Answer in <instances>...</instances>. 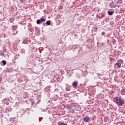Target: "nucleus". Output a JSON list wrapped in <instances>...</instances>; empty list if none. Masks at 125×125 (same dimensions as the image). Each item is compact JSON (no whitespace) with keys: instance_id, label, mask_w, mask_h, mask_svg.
<instances>
[{"instance_id":"obj_11","label":"nucleus","mask_w":125,"mask_h":125,"mask_svg":"<svg viewBox=\"0 0 125 125\" xmlns=\"http://www.w3.org/2000/svg\"><path fill=\"white\" fill-rule=\"evenodd\" d=\"M71 86H67L66 87L65 89L66 91H70L71 90Z\"/></svg>"},{"instance_id":"obj_22","label":"nucleus","mask_w":125,"mask_h":125,"mask_svg":"<svg viewBox=\"0 0 125 125\" xmlns=\"http://www.w3.org/2000/svg\"><path fill=\"white\" fill-rule=\"evenodd\" d=\"M26 0H20L21 3H24Z\"/></svg>"},{"instance_id":"obj_39","label":"nucleus","mask_w":125,"mask_h":125,"mask_svg":"<svg viewBox=\"0 0 125 125\" xmlns=\"http://www.w3.org/2000/svg\"><path fill=\"white\" fill-rule=\"evenodd\" d=\"M41 121H42L41 119L39 120V122H41Z\"/></svg>"},{"instance_id":"obj_4","label":"nucleus","mask_w":125,"mask_h":125,"mask_svg":"<svg viewBox=\"0 0 125 125\" xmlns=\"http://www.w3.org/2000/svg\"><path fill=\"white\" fill-rule=\"evenodd\" d=\"M122 66V64L120 62H116V63L114 65L115 69H119V68H121Z\"/></svg>"},{"instance_id":"obj_24","label":"nucleus","mask_w":125,"mask_h":125,"mask_svg":"<svg viewBox=\"0 0 125 125\" xmlns=\"http://www.w3.org/2000/svg\"><path fill=\"white\" fill-rule=\"evenodd\" d=\"M104 17V15H102V16H99V18L100 19H102Z\"/></svg>"},{"instance_id":"obj_31","label":"nucleus","mask_w":125,"mask_h":125,"mask_svg":"<svg viewBox=\"0 0 125 125\" xmlns=\"http://www.w3.org/2000/svg\"><path fill=\"white\" fill-rule=\"evenodd\" d=\"M40 102H41V99H39L37 101V103H36V104H39Z\"/></svg>"},{"instance_id":"obj_26","label":"nucleus","mask_w":125,"mask_h":125,"mask_svg":"<svg viewBox=\"0 0 125 125\" xmlns=\"http://www.w3.org/2000/svg\"><path fill=\"white\" fill-rule=\"evenodd\" d=\"M10 122H11V123H14V119L13 118H11L10 119Z\"/></svg>"},{"instance_id":"obj_25","label":"nucleus","mask_w":125,"mask_h":125,"mask_svg":"<svg viewBox=\"0 0 125 125\" xmlns=\"http://www.w3.org/2000/svg\"><path fill=\"white\" fill-rule=\"evenodd\" d=\"M27 26L28 27V28H31V27H32V24L30 23H28Z\"/></svg>"},{"instance_id":"obj_35","label":"nucleus","mask_w":125,"mask_h":125,"mask_svg":"<svg viewBox=\"0 0 125 125\" xmlns=\"http://www.w3.org/2000/svg\"><path fill=\"white\" fill-rule=\"evenodd\" d=\"M102 36H104V35H105V32H102Z\"/></svg>"},{"instance_id":"obj_6","label":"nucleus","mask_w":125,"mask_h":125,"mask_svg":"<svg viewBox=\"0 0 125 125\" xmlns=\"http://www.w3.org/2000/svg\"><path fill=\"white\" fill-rule=\"evenodd\" d=\"M18 28V25H12V31H13V32H15V31L17 30Z\"/></svg>"},{"instance_id":"obj_14","label":"nucleus","mask_w":125,"mask_h":125,"mask_svg":"<svg viewBox=\"0 0 125 125\" xmlns=\"http://www.w3.org/2000/svg\"><path fill=\"white\" fill-rule=\"evenodd\" d=\"M28 30H29L30 32H33V31H34V28L31 26V27L28 28Z\"/></svg>"},{"instance_id":"obj_30","label":"nucleus","mask_w":125,"mask_h":125,"mask_svg":"<svg viewBox=\"0 0 125 125\" xmlns=\"http://www.w3.org/2000/svg\"><path fill=\"white\" fill-rule=\"evenodd\" d=\"M18 82H19L20 83H22L23 81H22L21 79H18Z\"/></svg>"},{"instance_id":"obj_18","label":"nucleus","mask_w":125,"mask_h":125,"mask_svg":"<svg viewBox=\"0 0 125 125\" xmlns=\"http://www.w3.org/2000/svg\"><path fill=\"white\" fill-rule=\"evenodd\" d=\"M41 22H44L45 21V19H44L43 18H42L40 19Z\"/></svg>"},{"instance_id":"obj_23","label":"nucleus","mask_w":125,"mask_h":125,"mask_svg":"<svg viewBox=\"0 0 125 125\" xmlns=\"http://www.w3.org/2000/svg\"><path fill=\"white\" fill-rule=\"evenodd\" d=\"M41 20H38L37 21V24H38L39 25V24H41Z\"/></svg>"},{"instance_id":"obj_1","label":"nucleus","mask_w":125,"mask_h":125,"mask_svg":"<svg viewBox=\"0 0 125 125\" xmlns=\"http://www.w3.org/2000/svg\"><path fill=\"white\" fill-rule=\"evenodd\" d=\"M114 100L119 106H123V104H125V100L120 97L119 98L118 97H115Z\"/></svg>"},{"instance_id":"obj_17","label":"nucleus","mask_w":125,"mask_h":125,"mask_svg":"<svg viewBox=\"0 0 125 125\" xmlns=\"http://www.w3.org/2000/svg\"><path fill=\"white\" fill-rule=\"evenodd\" d=\"M2 62L3 66L6 65V61H5V60H3Z\"/></svg>"},{"instance_id":"obj_12","label":"nucleus","mask_w":125,"mask_h":125,"mask_svg":"<svg viewBox=\"0 0 125 125\" xmlns=\"http://www.w3.org/2000/svg\"><path fill=\"white\" fill-rule=\"evenodd\" d=\"M121 91L122 95H125V88H123Z\"/></svg>"},{"instance_id":"obj_5","label":"nucleus","mask_w":125,"mask_h":125,"mask_svg":"<svg viewBox=\"0 0 125 125\" xmlns=\"http://www.w3.org/2000/svg\"><path fill=\"white\" fill-rule=\"evenodd\" d=\"M78 81H75L72 83V86L74 87V88H77L78 86Z\"/></svg>"},{"instance_id":"obj_7","label":"nucleus","mask_w":125,"mask_h":125,"mask_svg":"<svg viewBox=\"0 0 125 125\" xmlns=\"http://www.w3.org/2000/svg\"><path fill=\"white\" fill-rule=\"evenodd\" d=\"M50 88H51V86L50 85H49L45 88L44 90L46 92H49V91H50Z\"/></svg>"},{"instance_id":"obj_34","label":"nucleus","mask_w":125,"mask_h":125,"mask_svg":"<svg viewBox=\"0 0 125 125\" xmlns=\"http://www.w3.org/2000/svg\"><path fill=\"white\" fill-rule=\"evenodd\" d=\"M41 95H38L37 96V99H40V98H41Z\"/></svg>"},{"instance_id":"obj_41","label":"nucleus","mask_w":125,"mask_h":125,"mask_svg":"<svg viewBox=\"0 0 125 125\" xmlns=\"http://www.w3.org/2000/svg\"><path fill=\"white\" fill-rule=\"evenodd\" d=\"M96 30H97V28H96Z\"/></svg>"},{"instance_id":"obj_40","label":"nucleus","mask_w":125,"mask_h":125,"mask_svg":"<svg viewBox=\"0 0 125 125\" xmlns=\"http://www.w3.org/2000/svg\"><path fill=\"white\" fill-rule=\"evenodd\" d=\"M117 7L119 8V7H120V6H118Z\"/></svg>"},{"instance_id":"obj_16","label":"nucleus","mask_w":125,"mask_h":125,"mask_svg":"<svg viewBox=\"0 0 125 125\" xmlns=\"http://www.w3.org/2000/svg\"><path fill=\"white\" fill-rule=\"evenodd\" d=\"M123 3V0H118L117 1V3H118V4L120 3Z\"/></svg>"},{"instance_id":"obj_9","label":"nucleus","mask_w":125,"mask_h":125,"mask_svg":"<svg viewBox=\"0 0 125 125\" xmlns=\"http://www.w3.org/2000/svg\"><path fill=\"white\" fill-rule=\"evenodd\" d=\"M89 120H90V118H89V117L88 116H87L83 118V121L85 123H87V122H89Z\"/></svg>"},{"instance_id":"obj_21","label":"nucleus","mask_w":125,"mask_h":125,"mask_svg":"<svg viewBox=\"0 0 125 125\" xmlns=\"http://www.w3.org/2000/svg\"><path fill=\"white\" fill-rule=\"evenodd\" d=\"M62 8H63V7L62 6H59L58 7V9L59 10H62Z\"/></svg>"},{"instance_id":"obj_36","label":"nucleus","mask_w":125,"mask_h":125,"mask_svg":"<svg viewBox=\"0 0 125 125\" xmlns=\"http://www.w3.org/2000/svg\"><path fill=\"white\" fill-rule=\"evenodd\" d=\"M120 62H121V63H123V62H124V61H123V60L121 59L120 60Z\"/></svg>"},{"instance_id":"obj_3","label":"nucleus","mask_w":125,"mask_h":125,"mask_svg":"<svg viewBox=\"0 0 125 125\" xmlns=\"http://www.w3.org/2000/svg\"><path fill=\"white\" fill-rule=\"evenodd\" d=\"M116 6H117V3L114 2H112L109 4V7H110V8H114L116 7Z\"/></svg>"},{"instance_id":"obj_8","label":"nucleus","mask_w":125,"mask_h":125,"mask_svg":"<svg viewBox=\"0 0 125 125\" xmlns=\"http://www.w3.org/2000/svg\"><path fill=\"white\" fill-rule=\"evenodd\" d=\"M25 113H26V109H22L20 111V114L21 116H22V115H24V114H25Z\"/></svg>"},{"instance_id":"obj_37","label":"nucleus","mask_w":125,"mask_h":125,"mask_svg":"<svg viewBox=\"0 0 125 125\" xmlns=\"http://www.w3.org/2000/svg\"><path fill=\"white\" fill-rule=\"evenodd\" d=\"M6 105H9V103L7 102V103H6Z\"/></svg>"},{"instance_id":"obj_19","label":"nucleus","mask_w":125,"mask_h":125,"mask_svg":"<svg viewBox=\"0 0 125 125\" xmlns=\"http://www.w3.org/2000/svg\"><path fill=\"white\" fill-rule=\"evenodd\" d=\"M46 24L48 26H49V25H50V21H46Z\"/></svg>"},{"instance_id":"obj_20","label":"nucleus","mask_w":125,"mask_h":125,"mask_svg":"<svg viewBox=\"0 0 125 125\" xmlns=\"http://www.w3.org/2000/svg\"><path fill=\"white\" fill-rule=\"evenodd\" d=\"M30 100L31 101L32 105H34L35 104V101L33 99H31Z\"/></svg>"},{"instance_id":"obj_13","label":"nucleus","mask_w":125,"mask_h":125,"mask_svg":"<svg viewBox=\"0 0 125 125\" xmlns=\"http://www.w3.org/2000/svg\"><path fill=\"white\" fill-rule=\"evenodd\" d=\"M6 110L7 111V112H11V111H12V109H11V108L8 107L6 109Z\"/></svg>"},{"instance_id":"obj_33","label":"nucleus","mask_w":125,"mask_h":125,"mask_svg":"<svg viewBox=\"0 0 125 125\" xmlns=\"http://www.w3.org/2000/svg\"><path fill=\"white\" fill-rule=\"evenodd\" d=\"M21 53H22V54H23V53H25V50L22 49V50H21Z\"/></svg>"},{"instance_id":"obj_10","label":"nucleus","mask_w":125,"mask_h":125,"mask_svg":"<svg viewBox=\"0 0 125 125\" xmlns=\"http://www.w3.org/2000/svg\"><path fill=\"white\" fill-rule=\"evenodd\" d=\"M23 97L24 98H28L29 97V94L26 92H24L23 94Z\"/></svg>"},{"instance_id":"obj_28","label":"nucleus","mask_w":125,"mask_h":125,"mask_svg":"<svg viewBox=\"0 0 125 125\" xmlns=\"http://www.w3.org/2000/svg\"><path fill=\"white\" fill-rule=\"evenodd\" d=\"M104 120H105V121H108V120H109V118H108V117H105L104 118Z\"/></svg>"},{"instance_id":"obj_38","label":"nucleus","mask_w":125,"mask_h":125,"mask_svg":"<svg viewBox=\"0 0 125 125\" xmlns=\"http://www.w3.org/2000/svg\"><path fill=\"white\" fill-rule=\"evenodd\" d=\"M74 36H75V37H77V35L76 34H74Z\"/></svg>"},{"instance_id":"obj_2","label":"nucleus","mask_w":125,"mask_h":125,"mask_svg":"<svg viewBox=\"0 0 125 125\" xmlns=\"http://www.w3.org/2000/svg\"><path fill=\"white\" fill-rule=\"evenodd\" d=\"M35 33L37 36H40L41 35V32L40 31V29L38 27H35Z\"/></svg>"},{"instance_id":"obj_15","label":"nucleus","mask_w":125,"mask_h":125,"mask_svg":"<svg viewBox=\"0 0 125 125\" xmlns=\"http://www.w3.org/2000/svg\"><path fill=\"white\" fill-rule=\"evenodd\" d=\"M108 15H113V14H114V13L112 11H108Z\"/></svg>"},{"instance_id":"obj_32","label":"nucleus","mask_w":125,"mask_h":125,"mask_svg":"<svg viewBox=\"0 0 125 125\" xmlns=\"http://www.w3.org/2000/svg\"><path fill=\"white\" fill-rule=\"evenodd\" d=\"M17 34H18V30L16 31V33H14L13 35L14 36H15L16 35H17Z\"/></svg>"},{"instance_id":"obj_27","label":"nucleus","mask_w":125,"mask_h":125,"mask_svg":"<svg viewBox=\"0 0 125 125\" xmlns=\"http://www.w3.org/2000/svg\"><path fill=\"white\" fill-rule=\"evenodd\" d=\"M109 60L110 61H114V60H115V59L113 58H110Z\"/></svg>"},{"instance_id":"obj_29","label":"nucleus","mask_w":125,"mask_h":125,"mask_svg":"<svg viewBox=\"0 0 125 125\" xmlns=\"http://www.w3.org/2000/svg\"><path fill=\"white\" fill-rule=\"evenodd\" d=\"M60 125H67V124H65L64 123H60Z\"/></svg>"}]
</instances>
